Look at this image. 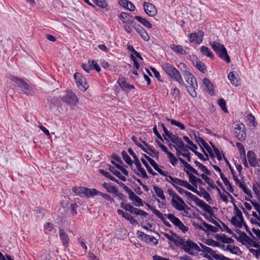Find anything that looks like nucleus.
Segmentation results:
<instances>
[{
  "label": "nucleus",
  "instance_id": "37998d69",
  "mask_svg": "<svg viewBox=\"0 0 260 260\" xmlns=\"http://www.w3.org/2000/svg\"><path fill=\"white\" fill-rule=\"evenodd\" d=\"M203 224L205 228H206V230H205L203 226L201 225L199 226V229L201 230L204 231L205 232H211L212 229L213 228V226L210 224L207 223L206 222L203 221Z\"/></svg>",
  "mask_w": 260,
  "mask_h": 260
},
{
  "label": "nucleus",
  "instance_id": "de8ad7c7",
  "mask_svg": "<svg viewBox=\"0 0 260 260\" xmlns=\"http://www.w3.org/2000/svg\"><path fill=\"white\" fill-rule=\"evenodd\" d=\"M196 138L197 142L202 143L208 152H209V150H211L210 146L202 138L199 137L197 138V137H196Z\"/></svg>",
  "mask_w": 260,
  "mask_h": 260
},
{
  "label": "nucleus",
  "instance_id": "bb28decb",
  "mask_svg": "<svg viewBox=\"0 0 260 260\" xmlns=\"http://www.w3.org/2000/svg\"><path fill=\"white\" fill-rule=\"evenodd\" d=\"M184 171L186 172L187 175L188 176L189 182H190L193 185L197 187V180L198 178H197L194 175L190 173L189 171H186L185 170H184Z\"/></svg>",
  "mask_w": 260,
  "mask_h": 260
},
{
  "label": "nucleus",
  "instance_id": "20e7f679",
  "mask_svg": "<svg viewBox=\"0 0 260 260\" xmlns=\"http://www.w3.org/2000/svg\"><path fill=\"white\" fill-rule=\"evenodd\" d=\"M212 49L216 53L218 56L226 62H230L231 59L228 54L227 50L224 46L216 41L210 43Z\"/></svg>",
  "mask_w": 260,
  "mask_h": 260
},
{
  "label": "nucleus",
  "instance_id": "9b49d317",
  "mask_svg": "<svg viewBox=\"0 0 260 260\" xmlns=\"http://www.w3.org/2000/svg\"><path fill=\"white\" fill-rule=\"evenodd\" d=\"M182 74L188 84L187 85H194V84L197 83L196 78L190 72L184 70L183 71Z\"/></svg>",
  "mask_w": 260,
  "mask_h": 260
},
{
  "label": "nucleus",
  "instance_id": "1a4fd4ad",
  "mask_svg": "<svg viewBox=\"0 0 260 260\" xmlns=\"http://www.w3.org/2000/svg\"><path fill=\"white\" fill-rule=\"evenodd\" d=\"M134 163L138 170V171L136 172V174L138 176H140L141 175L142 178L147 179L148 178V175L144 169L142 167L138 158L134 160Z\"/></svg>",
  "mask_w": 260,
  "mask_h": 260
},
{
  "label": "nucleus",
  "instance_id": "c9c22d12",
  "mask_svg": "<svg viewBox=\"0 0 260 260\" xmlns=\"http://www.w3.org/2000/svg\"><path fill=\"white\" fill-rule=\"evenodd\" d=\"M226 249L229 250L231 253L238 255L241 253L239 248L237 246H232L229 245L226 246Z\"/></svg>",
  "mask_w": 260,
  "mask_h": 260
},
{
  "label": "nucleus",
  "instance_id": "412c9836",
  "mask_svg": "<svg viewBox=\"0 0 260 260\" xmlns=\"http://www.w3.org/2000/svg\"><path fill=\"white\" fill-rule=\"evenodd\" d=\"M129 198L131 200L135 201L136 203H137V204L135 205L136 206H140L143 205L142 199L138 196H137L134 192L129 195Z\"/></svg>",
  "mask_w": 260,
  "mask_h": 260
},
{
  "label": "nucleus",
  "instance_id": "49530a36",
  "mask_svg": "<svg viewBox=\"0 0 260 260\" xmlns=\"http://www.w3.org/2000/svg\"><path fill=\"white\" fill-rule=\"evenodd\" d=\"M218 104L221 109L225 113L228 112V110L226 107V102L225 100L221 98L218 100Z\"/></svg>",
  "mask_w": 260,
  "mask_h": 260
},
{
  "label": "nucleus",
  "instance_id": "0e129e2a",
  "mask_svg": "<svg viewBox=\"0 0 260 260\" xmlns=\"http://www.w3.org/2000/svg\"><path fill=\"white\" fill-rule=\"evenodd\" d=\"M90 63L91 65V67L92 66L93 68L98 72H99L101 71V68L97 63V62L95 60H91L90 61Z\"/></svg>",
  "mask_w": 260,
  "mask_h": 260
},
{
  "label": "nucleus",
  "instance_id": "e2e57ef3",
  "mask_svg": "<svg viewBox=\"0 0 260 260\" xmlns=\"http://www.w3.org/2000/svg\"><path fill=\"white\" fill-rule=\"evenodd\" d=\"M234 211H235V216H236V217L237 216L238 218L241 217V216L243 215H242V212L241 211V210L237 207V206L235 204H234Z\"/></svg>",
  "mask_w": 260,
  "mask_h": 260
},
{
  "label": "nucleus",
  "instance_id": "c03bdc74",
  "mask_svg": "<svg viewBox=\"0 0 260 260\" xmlns=\"http://www.w3.org/2000/svg\"><path fill=\"white\" fill-rule=\"evenodd\" d=\"M236 137L240 140H244L246 138L245 131H236L235 132Z\"/></svg>",
  "mask_w": 260,
  "mask_h": 260
},
{
  "label": "nucleus",
  "instance_id": "09e8293b",
  "mask_svg": "<svg viewBox=\"0 0 260 260\" xmlns=\"http://www.w3.org/2000/svg\"><path fill=\"white\" fill-rule=\"evenodd\" d=\"M196 67L202 73H205L206 68L205 64L202 61H198L196 63Z\"/></svg>",
  "mask_w": 260,
  "mask_h": 260
},
{
  "label": "nucleus",
  "instance_id": "338daca9",
  "mask_svg": "<svg viewBox=\"0 0 260 260\" xmlns=\"http://www.w3.org/2000/svg\"><path fill=\"white\" fill-rule=\"evenodd\" d=\"M203 208V210L208 213L212 214V211L211 210V207L207 204L205 202L203 205V206L201 207Z\"/></svg>",
  "mask_w": 260,
  "mask_h": 260
},
{
  "label": "nucleus",
  "instance_id": "4468645a",
  "mask_svg": "<svg viewBox=\"0 0 260 260\" xmlns=\"http://www.w3.org/2000/svg\"><path fill=\"white\" fill-rule=\"evenodd\" d=\"M200 190H197V192H195L200 197H203L207 202H209L212 200L209 193L202 187H199Z\"/></svg>",
  "mask_w": 260,
  "mask_h": 260
},
{
  "label": "nucleus",
  "instance_id": "c756f323",
  "mask_svg": "<svg viewBox=\"0 0 260 260\" xmlns=\"http://www.w3.org/2000/svg\"><path fill=\"white\" fill-rule=\"evenodd\" d=\"M166 180L172 184V185L175 188V186H177L176 185H179L180 179L177 178H173L170 175L166 178Z\"/></svg>",
  "mask_w": 260,
  "mask_h": 260
},
{
  "label": "nucleus",
  "instance_id": "58836bf2",
  "mask_svg": "<svg viewBox=\"0 0 260 260\" xmlns=\"http://www.w3.org/2000/svg\"><path fill=\"white\" fill-rule=\"evenodd\" d=\"M194 163L196 166L200 169L203 172H204L207 175H210V172L207 169V168L204 166L203 165L201 164L200 162L197 160L194 161Z\"/></svg>",
  "mask_w": 260,
  "mask_h": 260
},
{
  "label": "nucleus",
  "instance_id": "0eeeda50",
  "mask_svg": "<svg viewBox=\"0 0 260 260\" xmlns=\"http://www.w3.org/2000/svg\"><path fill=\"white\" fill-rule=\"evenodd\" d=\"M74 77L79 89L82 91H85L88 88V85L85 81V79L82 77L80 74L76 73Z\"/></svg>",
  "mask_w": 260,
  "mask_h": 260
},
{
  "label": "nucleus",
  "instance_id": "a878e982",
  "mask_svg": "<svg viewBox=\"0 0 260 260\" xmlns=\"http://www.w3.org/2000/svg\"><path fill=\"white\" fill-rule=\"evenodd\" d=\"M142 142L147 147V149L152 152V154L149 153V154L150 155L153 157H156L158 158L159 157V152L158 151H155V150L153 148V147L149 146L145 141H143Z\"/></svg>",
  "mask_w": 260,
  "mask_h": 260
},
{
  "label": "nucleus",
  "instance_id": "7ed1b4c3",
  "mask_svg": "<svg viewBox=\"0 0 260 260\" xmlns=\"http://www.w3.org/2000/svg\"><path fill=\"white\" fill-rule=\"evenodd\" d=\"M166 73L173 80L178 82L180 85H184L182 76L178 71L172 64L165 63L162 65Z\"/></svg>",
  "mask_w": 260,
  "mask_h": 260
},
{
  "label": "nucleus",
  "instance_id": "13d9d810",
  "mask_svg": "<svg viewBox=\"0 0 260 260\" xmlns=\"http://www.w3.org/2000/svg\"><path fill=\"white\" fill-rule=\"evenodd\" d=\"M172 93L175 99H179L180 91L177 88H174L172 91Z\"/></svg>",
  "mask_w": 260,
  "mask_h": 260
},
{
  "label": "nucleus",
  "instance_id": "6e6552de",
  "mask_svg": "<svg viewBox=\"0 0 260 260\" xmlns=\"http://www.w3.org/2000/svg\"><path fill=\"white\" fill-rule=\"evenodd\" d=\"M145 13L150 17H154L157 14V10L155 7L151 3L145 2L143 4Z\"/></svg>",
  "mask_w": 260,
  "mask_h": 260
},
{
  "label": "nucleus",
  "instance_id": "bf43d9fd",
  "mask_svg": "<svg viewBox=\"0 0 260 260\" xmlns=\"http://www.w3.org/2000/svg\"><path fill=\"white\" fill-rule=\"evenodd\" d=\"M82 67L83 69L87 73H89L91 70V65L90 61H89L88 63L82 64Z\"/></svg>",
  "mask_w": 260,
  "mask_h": 260
},
{
  "label": "nucleus",
  "instance_id": "cd10ccee",
  "mask_svg": "<svg viewBox=\"0 0 260 260\" xmlns=\"http://www.w3.org/2000/svg\"><path fill=\"white\" fill-rule=\"evenodd\" d=\"M153 189L155 193L158 197H159L162 200H166V197L164 193V191L161 188L157 186H154Z\"/></svg>",
  "mask_w": 260,
  "mask_h": 260
},
{
  "label": "nucleus",
  "instance_id": "7c9ffc66",
  "mask_svg": "<svg viewBox=\"0 0 260 260\" xmlns=\"http://www.w3.org/2000/svg\"><path fill=\"white\" fill-rule=\"evenodd\" d=\"M168 138L165 137V140L167 141H169V139L171 140V141L175 144L177 143V142L179 141V140L180 139L178 137L176 136V135H174L172 133H170L167 136Z\"/></svg>",
  "mask_w": 260,
  "mask_h": 260
},
{
  "label": "nucleus",
  "instance_id": "69168bd1",
  "mask_svg": "<svg viewBox=\"0 0 260 260\" xmlns=\"http://www.w3.org/2000/svg\"><path fill=\"white\" fill-rule=\"evenodd\" d=\"M109 170H110V172H111L114 175H115L117 177L120 175V172L119 171L116 170L113 166L109 165Z\"/></svg>",
  "mask_w": 260,
  "mask_h": 260
},
{
  "label": "nucleus",
  "instance_id": "3c124183",
  "mask_svg": "<svg viewBox=\"0 0 260 260\" xmlns=\"http://www.w3.org/2000/svg\"><path fill=\"white\" fill-rule=\"evenodd\" d=\"M120 206L122 208L124 209L126 211H127L131 213L132 209H133V206L130 205L129 204H126L122 202L121 203Z\"/></svg>",
  "mask_w": 260,
  "mask_h": 260
},
{
  "label": "nucleus",
  "instance_id": "603ef678",
  "mask_svg": "<svg viewBox=\"0 0 260 260\" xmlns=\"http://www.w3.org/2000/svg\"><path fill=\"white\" fill-rule=\"evenodd\" d=\"M93 2L98 6L105 8L107 4L105 0H93Z\"/></svg>",
  "mask_w": 260,
  "mask_h": 260
},
{
  "label": "nucleus",
  "instance_id": "393cba45",
  "mask_svg": "<svg viewBox=\"0 0 260 260\" xmlns=\"http://www.w3.org/2000/svg\"><path fill=\"white\" fill-rule=\"evenodd\" d=\"M102 186L106 189L107 191L109 192L113 193L114 194L117 193L118 188L114 186L111 185L107 183H103Z\"/></svg>",
  "mask_w": 260,
  "mask_h": 260
},
{
  "label": "nucleus",
  "instance_id": "8fccbe9b",
  "mask_svg": "<svg viewBox=\"0 0 260 260\" xmlns=\"http://www.w3.org/2000/svg\"><path fill=\"white\" fill-rule=\"evenodd\" d=\"M205 243L208 245L212 246H219L220 244L216 241H214L213 239H206L205 241Z\"/></svg>",
  "mask_w": 260,
  "mask_h": 260
},
{
  "label": "nucleus",
  "instance_id": "864d4df0",
  "mask_svg": "<svg viewBox=\"0 0 260 260\" xmlns=\"http://www.w3.org/2000/svg\"><path fill=\"white\" fill-rule=\"evenodd\" d=\"M196 33L197 38V43L198 44H200L203 41V38L204 33L202 30H199L197 32H196Z\"/></svg>",
  "mask_w": 260,
  "mask_h": 260
},
{
  "label": "nucleus",
  "instance_id": "a211bd4d",
  "mask_svg": "<svg viewBox=\"0 0 260 260\" xmlns=\"http://www.w3.org/2000/svg\"><path fill=\"white\" fill-rule=\"evenodd\" d=\"M203 82L204 84L206 85V87L209 93L212 95H214V86L210 82V81L207 78H204L203 79Z\"/></svg>",
  "mask_w": 260,
  "mask_h": 260
},
{
  "label": "nucleus",
  "instance_id": "473e14b6",
  "mask_svg": "<svg viewBox=\"0 0 260 260\" xmlns=\"http://www.w3.org/2000/svg\"><path fill=\"white\" fill-rule=\"evenodd\" d=\"M228 78L231 81V83L235 86L238 84V80L236 77L235 74L234 72H230L228 75Z\"/></svg>",
  "mask_w": 260,
  "mask_h": 260
},
{
  "label": "nucleus",
  "instance_id": "4d7b16f0",
  "mask_svg": "<svg viewBox=\"0 0 260 260\" xmlns=\"http://www.w3.org/2000/svg\"><path fill=\"white\" fill-rule=\"evenodd\" d=\"M235 128L238 131H245V127L242 123L237 122L235 123Z\"/></svg>",
  "mask_w": 260,
  "mask_h": 260
},
{
  "label": "nucleus",
  "instance_id": "79ce46f5",
  "mask_svg": "<svg viewBox=\"0 0 260 260\" xmlns=\"http://www.w3.org/2000/svg\"><path fill=\"white\" fill-rule=\"evenodd\" d=\"M167 119L168 121L170 122L171 124L174 125H176V126L179 127L182 130H183L185 129V126H184V125L183 124H182L181 123L179 122V121H176L174 119H171L169 118H167Z\"/></svg>",
  "mask_w": 260,
  "mask_h": 260
},
{
  "label": "nucleus",
  "instance_id": "c85d7f7f",
  "mask_svg": "<svg viewBox=\"0 0 260 260\" xmlns=\"http://www.w3.org/2000/svg\"><path fill=\"white\" fill-rule=\"evenodd\" d=\"M201 51L203 55H206L211 58H214V55L208 47L202 46L201 48Z\"/></svg>",
  "mask_w": 260,
  "mask_h": 260
},
{
  "label": "nucleus",
  "instance_id": "680f3d73",
  "mask_svg": "<svg viewBox=\"0 0 260 260\" xmlns=\"http://www.w3.org/2000/svg\"><path fill=\"white\" fill-rule=\"evenodd\" d=\"M241 236L248 244H251L252 240L244 232L241 233Z\"/></svg>",
  "mask_w": 260,
  "mask_h": 260
},
{
  "label": "nucleus",
  "instance_id": "052dcab7",
  "mask_svg": "<svg viewBox=\"0 0 260 260\" xmlns=\"http://www.w3.org/2000/svg\"><path fill=\"white\" fill-rule=\"evenodd\" d=\"M249 121L253 126H256L257 123L255 121V117L251 114H249L247 116Z\"/></svg>",
  "mask_w": 260,
  "mask_h": 260
},
{
  "label": "nucleus",
  "instance_id": "5fc2aeb1",
  "mask_svg": "<svg viewBox=\"0 0 260 260\" xmlns=\"http://www.w3.org/2000/svg\"><path fill=\"white\" fill-rule=\"evenodd\" d=\"M231 223L236 227L242 228V225L239 222V220H238L236 216L232 217L231 220Z\"/></svg>",
  "mask_w": 260,
  "mask_h": 260
},
{
  "label": "nucleus",
  "instance_id": "39448f33",
  "mask_svg": "<svg viewBox=\"0 0 260 260\" xmlns=\"http://www.w3.org/2000/svg\"><path fill=\"white\" fill-rule=\"evenodd\" d=\"M59 97L63 102L69 106H75L79 103L78 98L71 90L62 92L60 94Z\"/></svg>",
  "mask_w": 260,
  "mask_h": 260
},
{
  "label": "nucleus",
  "instance_id": "5701e85b",
  "mask_svg": "<svg viewBox=\"0 0 260 260\" xmlns=\"http://www.w3.org/2000/svg\"><path fill=\"white\" fill-rule=\"evenodd\" d=\"M168 193L170 196H172L173 197V199H174L175 200L176 199L181 203L184 204L185 205H186L185 202L182 200V199L180 198L172 189H168Z\"/></svg>",
  "mask_w": 260,
  "mask_h": 260
},
{
  "label": "nucleus",
  "instance_id": "4c0bfd02",
  "mask_svg": "<svg viewBox=\"0 0 260 260\" xmlns=\"http://www.w3.org/2000/svg\"><path fill=\"white\" fill-rule=\"evenodd\" d=\"M144 241L147 243L152 242L155 245H157L158 243V240L156 239L153 236L148 235L145 236Z\"/></svg>",
  "mask_w": 260,
  "mask_h": 260
},
{
  "label": "nucleus",
  "instance_id": "423d86ee",
  "mask_svg": "<svg viewBox=\"0 0 260 260\" xmlns=\"http://www.w3.org/2000/svg\"><path fill=\"white\" fill-rule=\"evenodd\" d=\"M165 216L174 224L176 226L178 227L183 233H185L188 230V228L182 222L173 214H165Z\"/></svg>",
  "mask_w": 260,
  "mask_h": 260
},
{
  "label": "nucleus",
  "instance_id": "aec40b11",
  "mask_svg": "<svg viewBox=\"0 0 260 260\" xmlns=\"http://www.w3.org/2000/svg\"><path fill=\"white\" fill-rule=\"evenodd\" d=\"M171 48L175 52L179 53L181 54H187V52L186 50L183 48L181 45H176L172 44L171 45Z\"/></svg>",
  "mask_w": 260,
  "mask_h": 260
},
{
  "label": "nucleus",
  "instance_id": "e433bc0d",
  "mask_svg": "<svg viewBox=\"0 0 260 260\" xmlns=\"http://www.w3.org/2000/svg\"><path fill=\"white\" fill-rule=\"evenodd\" d=\"M99 172L101 174L109 178L110 180L115 181L116 182L119 183L118 180L116 179L114 177H113L108 172L106 171L103 169L100 170Z\"/></svg>",
  "mask_w": 260,
  "mask_h": 260
},
{
  "label": "nucleus",
  "instance_id": "f8f14e48",
  "mask_svg": "<svg viewBox=\"0 0 260 260\" xmlns=\"http://www.w3.org/2000/svg\"><path fill=\"white\" fill-rule=\"evenodd\" d=\"M119 18L123 23H127L131 25H134L133 17L129 14L125 12H121Z\"/></svg>",
  "mask_w": 260,
  "mask_h": 260
},
{
  "label": "nucleus",
  "instance_id": "b1692460",
  "mask_svg": "<svg viewBox=\"0 0 260 260\" xmlns=\"http://www.w3.org/2000/svg\"><path fill=\"white\" fill-rule=\"evenodd\" d=\"M135 19H136L137 21H138L145 26L150 28L152 27V24L145 18H142L141 16H136L135 17Z\"/></svg>",
  "mask_w": 260,
  "mask_h": 260
},
{
  "label": "nucleus",
  "instance_id": "2eb2a0df",
  "mask_svg": "<svg viewBox=\"0 0 260 260\" xmlns=\"http://www.w3.org/2000/svg\"><path fill=\"white\" fill-rule=\"evenodd\" d=\"M59 238L62 241L63 246L67 247L69 242V238L67 234L61 229L59 230Z\"/></svg>",
  "mask_w": 260,
  "mask_h": 260
},
{
  "label": "nucleus",
  "instance_id": "2f4dec72",
  "mask_svg": "<svg viewBox=\"0 0 260 260\" xmlns=\"http://www.w3.org/2000/svg\"><path fill=\"white\" fill-rule=\"evenodd\" d=\"M189 149H190L191 151H192L194 153V154L197 156H198L201 160L205 161V160H206L207 159H208V155L205 152V151L204 150V149L203 148H202V149L203 152L204 153L205 155L206 156L207 158H205L201 153L196 151L195 150L192 149V148L189 147Z\"/></svg>",
  "mask_w": 260,
  "mask_h": 260
},
{
  "label": "nucleus",
  "instance_id": "f257e3e1",
  "mask_svg": "<svg viewBox=\"0 0 260 260\" xmlns=\"http://www.w3.org/2000/svg\"><path fill=\"white\" fill-rule=\"evenodd\" d=\"M179 240L177 246L190 255H195L198 252L201 251V248L199 245L191 240H185L180 238Z\"/></svg>",
  "mask_w": 260,
  "mask_h": 260
},
{
  "label": "nucleus",
  "instance_id": "f3484780",
  "mask_svg": "<svg viewBox=\"0 0 260 260\" xmlns=\"http://www.w3.org/2000/svg\"><path fill=\"white\" fill-rule=\"evenodd\" d=\"M216 239L217 240L221 241L222 242L224 243H232L234 242V240L231 238L228 237L225 235L222 234V235H216Z\"/></svg>",
  "mask_w": 260,
  "mask_h": 260
},
{
  "label": "nucleus",
  "instance_id": "f704fd0d",
  "mask_svg": "<svg viewBox=\"0 0 260 260\" xmlns=\"http://www.w3.org/2000/svg\"><path fill=\"white\" fill-rule=\"evenodd\" d=\"M122 158L124 159V160L130 166H133V161H132V159L130 158V157L128 156L127 153L125 151H123L121 153Z\"/></svg>",
  "mask_w": 260,
  "mask_h": 260
},
{
  "label": "nucleus",
  "instance_id": "774afa93",
  "mask_svg": "<svg viewBox=\"0 0 260 260\" xmlns=\"http://www.w3.org/2000/svg\"><path fill=\"white\" fill-rule=\"evenodd\" d=\"M78 207V205L76 203L72 204L71 205V212L72 214L74 215L77 213V208Z\"/></svg>",
  "mask_w": 260,
  "mask_h": 260
},
{
  "label": "nucleus",
  "instance_id": "6e6d98bb",
  "mask_svg": "<svg viewBox=\"0 0 260 260\" xmlns=\"http://www.w3.org/2000/svg\"><path fill=\"white\" fill-rule=\"evenodd\" d=\"M246 200L250 202L252 206L254 207L255 209L257 211L259 216H260V205L259 203L253 202L250 199L248 200L247 198H246Z\"/></svg>",
  "mask_w": 260,
  "mask_h": 260
},
{
  "label": "nucleus",
  "instance_id": "dca6fc26",
  "mask_svg": "<svg viewBox=\"0 0 260 260\" xmlns=\"http://www.w3.org/2000/svg\"><path fill=\"white\" fill-rule=\"evenodd\" d=\"M118 83L120 87L124 90L134 88V86L133 85L127 83L124 79H119L118 81Z\"/></svg>",
  "mask_w": 260,
  "mask_h": 260
},
{
  "label": "nucleus",
  "instance_id": "ea45409f",
  "mask_svg": "<svg viewBox=\"0 0 260 260\" xmlns=\"http://www.w3.org/2000/svg\"><path fill=\"white\" fill-rule=\"evenodd\" d=\"M176 147L179 148L183 151H187L188 148L190 147L189 146H188L187 145H185L184 143L180 139L179 141L177 142V143H176Z\"/></svg>",
  "mask_w": 260,
  "mask_h": 260
},
{
  "label": "nucleus",
  "instance_id": "ddd939ff",
  "mask_svg": "<svg viewBox=\"0 0 260 260\" xmlns=\"http://www.w3.org/2000/svg\"><path fill=\"white\" fill-rule=\"evenodd\" d=\"M133 27L144 40L148 41L149 40V37L148 34L141 25L136 23H134Z\"/></svg>",
  "mask_w": 260,
  "mask_h": 260
},
{
  "label": "nucleus",
  "instance_id": "6ab92c4d",
  "mask_svg": "<svg viewBox=\"0 0 260 260\" xmlns=\"http://www.w3.org/2000/svg\"><path fill=\"white\" fill-rule=\"evenodd\" d=\"M186 88L188 92V93L190 94V95L193 97L195 98L197 95V92L196 91V89L198 88V84L196 83L194 85H186Z\"/></svg>",
  "mask_w": 260,
  "mask_h": 260
},
{
  "label": "nucleus",
  "instance_id": "9d476101",
  "mask_svg": "<svg viewBox=\"0 0 260 260\" xmlns=\"http://www.w3.org/2000/svg\"><path fill=\"white\" fill-rule=\"evenodd\" d=\"M170 233L171 235H170L168 233H161L162 236L167 238L170 241H171L174 243V244L177 246L178 243L179 242V240L180 239V237L178 236L177 234L174 233L172 231L170 230Z\"/></svg>",
  "mask_w": 260,
  "mask_h": 260
},
{
  "label": "nucleus",
  "instance_id": "f03ea898",
  "mask_svg": "<svg viewBox=\"0 0 260 260\" xmlns=\"http://www.w3.org/2000/svg\"><path fill=\"white\" fill-rule=\"evenodd\" d=\"M9 78L15 84L14 86L18 87L21 89L22 93L26 95L31 94V92L33 91L32 86L28 85L23 79L13 75L10 76Z\"/></svg>",
  "mask_w": 260,
  "mask_h": 260
},
{
  "label": "nucleus",
  "instance_id": "a18cd8bd",
  "mask_svg": "<svg viewBox=\"0 0 260 260\" xmlns=\"http://www.w3.org/2000/svg\"><path fill=\"white\" fill-rule=\"evenodd\" d=\"M84 187H75L73 188V191L76 195H79L80 197L83 196Z\"/></svg>",
  "mask_w": 260,
  "mask_h": 260
},
{
  "label": "nucleus",
  "instance_id": "72a5a7b5",
  "mask_svg": "<svg viewBox=\"0 0 260 260\" xmlns=\"http://www.w3.org/2000/svg\"><path fill=\"white\" fill-rule=\"evenodd\" d=\"M201 177L212 188H215V185L214 184L213 181L210 178L208 177L204 174L201 175Z\"/></svg>",
  "mask_w": 260,
  "mask_h": 260
},
{
  "label": "nucleus",
  "instance_id": "4be33fe9",
  "mask_svg": "<svg viewBox=\"0 0 260 260\" xmlns=\"http://www.w3.org/2000/svg\"><path fill=\"white\" fill-rule=\"evenodd\" d=\"M172 205L179 211H183L184 210V204L181 203L180 202H178L176 200L172 199L171 201Z\"/></svg>",
  "mask_w": 260,
  "mask_h": 260
},
{
  "label": "nucleus",
  "instance_id": "a19ab883",
  "mask_svg": "<svg viewBox=\"0 0 260 260\" xmlns=\"http://www.w3.org/2000/svg\"><path fill=\"white\" fill-rule=\"evenodd\" d=\"M141 160L149 173L152 174L153 176H155L157 175V173L153 171L152 168L149 166L147 162L144 158H142Z\"/></svg>",
  "mask_w": 260,
  "mask_h": 260
}]
</instances>
